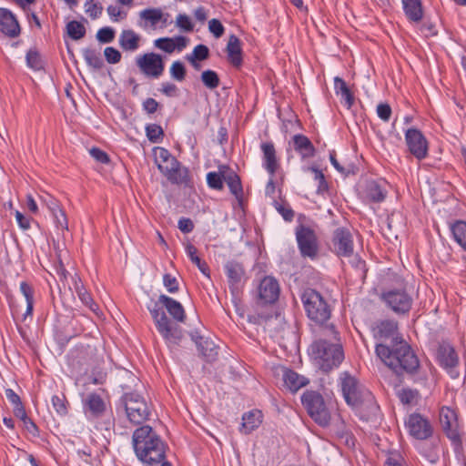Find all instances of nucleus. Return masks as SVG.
Instances as JSON below:
<instances>
[{"mask_svg": "<svg viewBox=\"0 0 466 466\" xmlns=\"http://www.w3.org/2000/svg\"><path fill=\"white\" fill-rule=\"evenodd\" d=\"M192 339L195 340L198 351L203 357L207 359L208 361H212L216 359L218 355V347L214 341L208 338H204L201 336L197 338L192 336Z\"/></svg>", "mask_w": 466, "mask_h": 466, "instance_id": "obj_28", "label": "nucleus"}, {"mask_svg": "<svg viewBox=\"0 0 466 466\" xmlns=\"http://www.w3.org/2000/svg\"><path fill=\"white\" fill-rule=\"evenodd\" d=\"M307 317L316 325H325L331 317V307L317 290L307 289L301 295Z\"/></svg>", "mask_w": 466, "mask_h": 466, "instance_id": "obj_4", "label": "nucleus"}, {"mask_svg": "<svg viewBox=\"0 0 466 466\" xmlns=\"http://www.w3.org/2000/svg\"><path fill=\"white\" fill-rule=\"evenodd\" d=\"M294 148L303 158L314 156L315 148L311 141L304 135H295L293 137Z\"/></svg>", "mask_w": 466, "mask_h": 466, "instance_id": "obj_32", "label": "nucleus"}, {"mask_svg": "<svg viewBox=\"0 0 466 466\" xmlns=\"http://www.w3.org/2000/svg\"><path fill=\"white\" fill-rule=\"evenodd\" d=\"M209 49L205 45H198L195 46L192 54L187 55V57L198 59V61L205 60L208 57Z\"/></svg>", "mask_w": 466, "mask_h": 466, "instance_id": "obj_51", "label": "nucleus"}, {"mask_svg": "<svg viewBox=\"0 0 466 466\" xmlns=\"http://www.w3.org/2000/svg\"><path fill=\"white\" fill-rule=\"evenodd\" d=\"M185 249L191 262L195 264L205 276L209 277L208 266L205 261H202L201 258L198 256L197 248L191 243H187L185 247Z\"/></svg>", "mask_w": 466, "mask_h": 466, "instance_id": "obj_36", "label": "nucleus"}, {"mask_svg": "<svg viewBox=\"0 0 466 466\" xmlns=\"http://www.w3.org/2000/svg\"><path fill=\"white\" fill-rule=\"evenodd\" d=\"M159 303L166 308L175 320L184 322L186 314L181 303L167 295L159 296Z\"/></svg>", "mask_w": 466, "mask_h": 466, "instance_id": "obj_25", "label": "nucleus"}, {"mask_svg": "<svg viewBox=\"0 0 466 466\" xmlns=\"http://www.w3.org/2000/svg\"><path fill=\"white\" fill-rule=\"evenodd\" d=\"M118 41L123 50L134 52L139 47L140 36L131 29L123 30Z\"/></svg>", "mask_w": 466, "mask_h": 466, "instance_id": "obj_31", "label": "nucleus"}, {"mask_svg": "<svg viewBox=\"0 0 466 466\" xmlns=\"http://www.w3.org/2000/svg\"><path fill=\"white\" fill-rule=\"evenodd\" d=\"M439 425L454 448L461 449L462 446L461 425L457 411L450 407H442L439 410Z\"/></svg>", "mask_w": 466, "mask_h": 466, "instance_id": "obj_9", "label": "nucleus"}, {"mask_svg": "<svg viewBox=\"0 0 466 466\" xmlns=\"http://www.w3.org/2000/svg\"><path fill=\"white\" fill-rule=\"evenodd\" d=\"M187 44V39L185 36L179 35L174 38L162 37L155 40L154 45L160 50L171 54L177 48L179 51L183 50Z\"/></svg>", "mask_w": 466, "mask_h": 466, "instance_id": "obj_24", "label": "nucleus"}, {"mask_svg": "<svg viewBox=\"0 0 466 466\" xmlns=\"http://www.w3.org/2000/svg\"><path fill=\"white\" fill-rule=\"evenodd\" d=\"M404 12L407 17L414 22H419L422 18V9L420 0H402Z\"/></svg>", "mask_w": 466, "mask_h": 466, "instance_id": "obj_33", "label": "nucleus"}, {"mask_svg": "<svg viewBox=\"0 0 466 466\" xmlns=\"http://www.w3.org/2000/svg\"><path fill=\"white\" fill-rule=\"evenodd\" d=\"M164 286L167 288V291L170 293H176L178 290L177 280L175 277L170 274H165L163 277Z\"/></svg>", "mask_w": 466, "mask_h": 466, "instance_id": "obj_55", "label": "nucleus"}, {"mask_svg": "<svg viewBox=\"0 0 466 466\" xmlns=\"http://www.w3.org/2000/svg\"><path fill=\"white\" fill-rule=\"evenodd\" d=\"M201 81L207 88L211 90L217 88L220 84L218 75L210 69L202 72Z\"/></svg>", "mask_w": 466, "mask_h": 466, "instance_id": "obj_41", "label": "nucleus"}, {"mask_svg": "<svg viewBox=\"0 0 466 466\" xmlns=\"http://www.w3.org/2000/svg\"><path fill=\"white\" fill-rule=\"evenodd\" d=\"M208 29L216 37H220L224 33L223 25L215 18L208 22Z\"/></svg>", "mask_w": 466, "mask_h": 466, "instance_id": "obj_58", "label": "nucleus"}, {"mask_svg": "<svg viewBox=\"0 0 466 466\" xmlns=\"http://www.w3.org/2000/svg\"><path fill=\"white\" fill-rule=\"evenodd\" d=\"M377 114L383 121H389L391 115V108L388 104H379L377 106Z\"/></svg>", "mask_w": 466, "mask_h": 466, "instance_id": "obj_60", "label": "nucleus"}, {"mask_svg": "<svg viewBox=\"0 0 466 466\" xmlns=\"http://www.w3.org/2000/svg\"><path fill=\"white\" fill-rule=\"evenodd\" d=\"M224 182L228 185L230 193L235 196L239 205L242 204L243 187L238 175L228 166L221 165L217 172L207 174V183L212 189L222 190Z\"/></svg>", "mask_w": 466, "mask_h": 466, "instance_id": "obj_5", "label": "nucleus"}, {"mask_svg": "<svg viewBox=\"0 0 466 466\" xmlns=\"http://www.w3.org/2000/svg\"><path fill=\"white\" fill-rule=\"evenodd\" d=\"M52 216L58 228L67 229V218L66 217L65 212L62 209H59V211L53 213Z\"/></svg>", "mask_w": 466, "mask_h": 466, "instance_id": "obj_56", "label": "nucleus"}, {"mask_svg": "<svg viewBox=\"0 0 466 466\" xmlns=\"http://www.w3.org/2000/svg\"><path fill=\"white\" fill-rule=\"evenodd\" d=\"M161 92L167 96H177L178 95V89L173 83L165 82L161 85Z\"/></svg>", "mask_w": 466, "mask_h": 466, "instance_id": "obj_61", "label": "nucleus"}, {"mask_svg": "<svg viewBox=\"0 0 466 466\" xmlns=\"http://www.w3.org/2000/svg\"><path fill=\"white\" fill-rule=\"evenodd\" d=\"M26 64L30 68L35 70L42 67L41 58L35 49H30L26 54Z\"/></svg>", "mask_w": 466, "mask_h": 466, "instance_id": "obj_48", "label": "nucleus"}, {"mask_svg": "<svg viewBox=\"0 0 466 466\" xmlns=\"http://www.w3.org/2000/svg\"><path fill=\"white\" fill-rule=\"evenodd\" d=\"M383 300L398 314L408 312L412 304L411 297L403 290H390L383 294Z\"/></svg>", "mask_w": 466, "mask_h": 466, "instance_id": "obj_18", "label": "nucleus"}, {"mask_svg": "<svg viewBox=\"0 0 466 466\" xmlns=\"http://www.w3.org/2000/svg\"><path fill=\"white\" fill-rule=\"evenodd\" d=\"M386 182L384 180H369L363 188V197L371 202H381L387 195Z\"/></svg>", "mask_w": 466, "mask_h": 466, "instance_id": "obj_22", "label": "nucleus"}, {"mask_svg": "<svg viewBox=\"0 0 466 466\" xmlns=\"http://www.w3.org/2000/svg\"><path fill=\"white\" fill-rule=\"evenodd\" d=\"M340 380L343 397L350 406L358 408L362 403L372 400L371 392L360 384L353 376L345 372Z\"/></svg>", "mask_w": 466, "mask_h": 466, "instance_id": "obj_8", "label": "nucleus"}, {"mask_svg": "<svg viewBox=\"0 0 466 466\" xmlns=\"http://www.w3.org/2000/svg\"><path fill=\"white\" fill-rule=\"evenodd\" d=\"M261 421L262 414L259 410L248 411L243 414L242 424L239 430L244 434H249L260 425Z\"/></svg>", "mask_w": 466, "mask_h": 466, "instance_id": "obj_29", "label": "nucleus"}, {"mask_svg": "<svg viewBox=\"0 0 466 466\" xmlns=\"http://www.w3.org/2000/svg\"><path fill=\"white\" fill-rule=\"evenodd\" d=\"M450 229L455 241L466 251V221L457 220L450 224Z\"/></svg>", "mask_w": 466, "mask_h": 466, "instance_id": "obj_35", "label": "nucleus"}, {"mask_svg": "<svg viewBox=\"0 0 466 466\" xmlns=\"http://www.w3.org/2000/svg\"><path fill=\"white\" fill-rule=\"evenodd\" d=\"M158 103L154 98H147L143 103V108L149 114L157 110Z\"/></svg>", "mask_w": 466, "mask_h": 466, "instance_id": "obj_64", "label": "nucleus"}, {"mask_svg": "<svg viewBox=\"0 0 466 466\" xmlns=\"http://www.w3.org/2000/svg\"><path fill=\"white\" fill-rule=\"evenodd\" d=\"M155 162L160 172L173 184H183L187 180V169L164 147L155 149Z\"/></svg>", "mask_w": 466, "mask_h": 466, "instance_id": "obj_6", "label": "nucleus"}, {"mask_svg": "<svg viewBox=\"0 0 466 466\" xmlns=\"http://www.w3.org/2000/svg\"><path fill=\"white\" fill-rule=\"evenodd\" d=\"M417 449L429 466H435V462L437 461V451L433 443L421 441L417 445Z\"/></svg>", "mask_w": 466, "mask_h": 466, "instance_id": "obj_34", "label": "nucleus"}, {"mask_svg": "<svg viewBox=\"0 0 466 466\" xmlns=\"http://www.w3.org/2000/svg\"><path fill=\"white\" fill-rule=\"evenodd\" d=\"M157 331L161 334L168 346L177 345L182 339V330L168 319L159 300L152 307H148Z\"/></svg>", "mask_w": 466, "mask_h": 466, "instance_id": "obj_7", "label": "nucleus"}, {"mask_svg": "<svg viewBox=\"0 0 466 466\" xmlns=\"http://www.w3.org/2000/svg\"><path fill=\"white\" fill-rule=\"evenodd\" d=\"M439 366L451 378L460 376V358L454 346L447 339L439 343Z\"/></svg>", "mask_w": 466, "mask_h": 466, "instance_id": "obj_13", "label": "nucleus"}, {"mask_svg": "<svg viewBox=\"0 0 466 466\" xmlns=\"http://www.w3.org/2000/svg\"><path fill=\"white\" fill-rule=\"evenodd\" d=\"M229 289L233 297H238L245 281V270L243 266L236 261H228L225 265Z\"/></svg>", "mask_w": 466, "mask_h": 466, "instance_id": "obj_19", "label": "nucleus"}, {"mask_svg": "<svg viewBox=\"0 0 466 466\" xmlns=\"http://www.w3.org/2000/svg\"><path fill=\"white\" fill-rule=\"evenodd\" d=\"M77 296L84 305H86L90 310L96 312L97 306L93 301L91 295L86 289H80Z\"/></svg>", "mask_w": 466, "mask_h": 466, "instance_id": "obj_52", "label": "nucleus"}, {"mask_svg": "<svg viewBox=\"0 0 466 466\" xmlns=\"http://www.w3.org/2000/svg\"><path fill=\"white\" fill-rule=\"evenodd\" d=\"M116 32L112 27L105 26L96 33V39L102 44L111 43L115 38Z\"/></svg>", "mask_w": 466, "mask_h": 466, "instance_id": "obj_45", "label": "nucleus"}, {"mask_svg": "<svg viewBox=\"0 0 466 466\" xmlns=\"http://www.w3.org/2000/svg\"><path fill=\"white\" fill-rule=\"evenodd\" d=\"M171 76L177 81H183L186 76V69L183 63L175 61L170 67Z\"/></svg>", "mask_w": 466, "mask_h": 466, "instance_id": "obj_50", "label": "nucleus"}, {"mask_svg": "<svg viewBox=\"0 0 466 466\" xmlns=\"http://www.w3.org/2000/svg\"><path fill=\"white\" fill-rule=\"evenodd\" d=\"M89 153L91 157H94L97 162H100L102 164H106L109 162V157L107 154L97 147H92L89 150Z\"/></svg>", "mask_w": 466, "mask_h": 466, "instance_id": "obj_59", "label": "nucleus"}, {"mask_svg": "<svg viewBox=\"0 0 466 466\" xmlns=\"http://www.w3.org/2000/svg\"><path fill=\"white\" fill-rule=\"evenodd\" d=\"M228 59L229 63L235 66L239 67L242 65V51L240 40L234 35L229 36L227 45Z\"/></svg>", "mask_w": 466, "mask_h": 466, "instance_id": "obj_26", "label": "nucleus"}, {"mask_svg": "<svg viewBox=\"0 0 466 466\" xmlns=\"http://www.w3.org/2000/svg\"><path fill=\"white\" fill-rule=\"evenodd\" d=\"M104 56L109 64H116L121 60V53L113 46L106 47Z\"/></svg>", "mask_w": 466, "mask_h": 466, "instance_id": "obj_53", "label": "nucleus"}, {"mask_svg": "<svg viewBox=\"0 0 466 466\" xmlns=\"http://www.w3.org/2000/svg\"><path fill=\"white\" fill-rule=\"evenodd\" d=\"M137 65L147 76L157 78L164 71V63L160 55L147 53L137 58Z\"/></svg>", "mask_w": 466, "mask_h": 466, "instance_id": "obj_17", "label": "nucleus"}, {"mask_svg": "<svg viewBox=\"0 0 466 466\" xmlns=\"http://www.w3.org/2000/svg\"><path fill=\"white\" fill-rule=\"evenodd\" d=\"M83 410L87 420L96 424L101 422L106 424V429L109 425L110 412L106 401L97 393H90L83 400Z\"/></svg>", "mask_w": 466, "mask_h": 466, "instance_id": "obj_10", "label": "nucleus"}, {"mask_svg": "<svg viewBox=\"0 0 466 466\" xmlns=\"http://www.w3.org/2000/svg\"><path fill=\"white\" fill-rule=\"evenodd\" d=\"M132 439L137 457L147 466H157L165 460V443L150 426L137 429Z\"/></svg>", "mask_w": 466, "mask_h": 466, "instance_id": "obj_2", "label": "nucleus"}, {"mask_svg": "<svg viewBox=\"0 0 466 466\" xmlns=\"http://www.w3.org/2000/svg\"><path fill=\"white\" fill-rule=\"evenodd\" d=\"M417 395L418 392L410 389H401L397 392V396L400 402L405 405L411 404L415 400Z\"/></svg>", "mask_w": 466, "mask_h": 466, "instance_id": "obj_49", "label": "nucleus"}, {"mask_svg": "<svg viewBox=\"0 0 466 466\" xmlns=\"http://www.w3.org/2000/svg\"><path fill=\"white\" fill-rule=\"evenodd\" d=\"M406 425L410 434L420 441L426 440L433 431L430 422L420 414L410 415Z\"/></svg>", "mask_w": 466, "mask_h": 466, "instance_id": "obj_21", "label": "nucleus"}, {"mask_svg": "<svg viewBox=\"0 0 466 466\" xmlns=\"http://www.w3.org/2000/svg\"><path fill=\"white\" fill-rule=\"evenodd\" d=\"M147 137L152 143H157L164 136L163 129L157 124H150L146 127Z\"/></svg>", "mask_w": 466, "mask_h": 466, "instance_id": "obj_43", "label": "nucleus"}, {"mask_svg": "<svg viewBox=\"0 0 466 466\" xmlns=\"http://www.w3.org/2000/svg\"><path fill=\"white\" fill-rule=\"evenodd\" d=\"M85 12L93 20L97 19L103 13V6L100 3L95 0H87L85 3Z\"/></svg>", "mask_w": 466, "mask_h": 466, "instance_id": "obj_42", "label": "nucleus"}, {"mask_svg": "<svg viewBox=\"0 0 466 466\" xmlns=\"http://www.w3.org/2000/svg\"><path fill=\"white\" fill-rule=\"evenodd\" d=\"M334 88H335L337 95H341L343 93H346V91L349 90V87H348L346 82L339 76H336L334 79Z\"/></svg>", "mask_w": 466, "mask_h": 466, "instance_id": "obj_63", "label": "nucleus"}, {"mask_svg": "<svg viewBox=\"0 0 466 466\" xmlns=\"http://www.w3.org/2000/svg\"><path fill=\"white\" fill-rule=\"evenodd\" d=\"M140 17L150 23L152 27H156L159 21L163 19V12L157 8H148L140 12Z\"/></svg>", "mask_w": 466, "mask_h": 466, "instance_id": "obj_40", "label": "nucleus"}, {"mask_svg": "<svg viewBox=\"0 0 466 466\" xmlns=\"http://www.w3.org/2000/svg\"><path fill=\"white\" fill-rule=\"evenodd\" d=\"M301 401L310 418L319 425L325 427L330 421V414L326 407L323 397L316 391H306Z\"/></svg>", "mask_w": 466, "mask_h": 466, "instance_id": "obj_12", "label": "nucleus"}, {"mask_svg": "<svg viewBox=\"0 0 466 466\" xmlns=\"http://www.w3.org/2000/svg\"><path fill=\"white\" fill-rule=\"evenodd\" d=\"M275 208L286 221H291L293 219L294 212L289 206L276 202Z\"/></svg>", "mask_w": 466, "mask_h": 466, "instance_id": "obj_57", "label": "nucleus"}, {"mask_svg": "<svg viewBox=\"0 0 466 466\" xmlns=\"http://www.w3.org/2000/svg\"><path fill=\"white\" fill-rule=\"evenodd\" d=\"M332 247L334 252L340 258H350L354 250L351 233L343 228H337L333 233Z\"/></svg>", "mask_w": 466, "mask_h": 466, "instance_id": "obj_16", "label": "nucleus"}, {"mask_svg": "<svg viewBox=\"0 0 466 466\" xmlns=\"http://www.w3.org/2000/svg\"><path fill=\"white\" fill-rule=\"evenodd\" d=\"M261 150L263 152L264 167L273 177L279 167L274 145L271 142L262 143Z\"/></svg>", "mask_w": 466, "mask_h": 466, "instance_id": "obj_27", "label": "nucleus"}, {"mask_svg": "<svg viewBox=\"0 0 466 466\" xmlns=\"http://www.w3.org/2000/svg\"><path fill=\"white\" fill-rule=\"evenodd\" d=\"M121 403L130 422L141 424L148 419L150 410L141 395L135 392L126 393L121 398Z\"/></svg>", "mask_w": 466, "mask_h": 466, "instance_id": "obj_11", "label": "nucleus"}, {"mask_svg": "<svg viewBox=\"0 0 466 466\" xmlns=\"http://www.w3.org/2000/svg\"><path fill=\"white\" fill-rule=\"evenodd\" d=\"M178 228L183 233H189L194 229V224L190 218H181L177 224Z\"/></svg>", "mask_w": 466, "mask_h": 466, "instance_id": "obj_62", "label": "nucleus"}, {"mask_svg": "<svg viewBox=\"0 0 466 466\" xmlns=\"http://www.w3.org/2000/svg\"><path fill=\"white\" fill-rule=\"evenodd\" d=\"M422 200L425 206L434 207L437 203V197L435 189L431 187L429 183H426L425 187L422 191Z\"/></svg>", "mask_w": 466, "mask_h": 466, "instance_id": "obj_47", "label": "nucleus"}, {"mask_svg": "<svg viewBox=\"0 0 466 466\" xmlns=\"http://www.w3.org/2000/svg\"><path fill=\"white\" fill-rule=\"evenodd\" d=\"M177 26L184 31L190 32L193 30V24L190 18L185 14H179L177 17Z\"/></svg>", "mask_w": 466, "mask_h": 466, "instance_id": "obj_54", "label": "nucleus"}, {"mask_svg": "<svg viewBox=\"0 0 466 466\" xmlns=\"http://www.w3.org/2000/svg\"><path fill=\"white\" fill-rule=\"evenodd\" d=\"M310 355L317 365L328 372L337 368L344 359L342 346L339 343H331L326 339H319L310 346Z\"/></svg>", "mask_w": 466, "mask_h": 466, "instance_id": "obj_3", "label": "nucleus"}, {"mask_svg": "<svg viewBox=\"0 0 466 466\" xmlns=\"http://www.w3.org/2000/svg\"><path fill=\"white\" fill-rule=\"evenodd\" d=\"M283 381L285 386L292 392L298 391L300 388L306 386L309 380L291 370H285L283 372Z\"/></svg>", "mask_w": 466, "mask_h": 466, "instance_id": "obj_30", "label": "nucleus"}, {"mask_svg": "<svg viewBox=\"0 0 466 466\" xmlns=\"http://www.w3.org/2000/svg\"><path fill=\"white\" fill-rule=\"evenodd\" d=\"M20 291L24 295L26 301V310L23 319L25 320L27 316H31L34 309V290L30 285L23 281L20 284Z\"/></svg>", "mask_w": 466, "mask_h": 466, "instance_id": "obj_38", "label": "nucleus"}, {"mask_svg": "<svg viewBox=\"0 0 466 466\" xmlns=\"http://www.w3.org/2000/svg\"><path fill=\"white\" fill-rule=\"evenodd\" d=\"M0 31L10 37L20 34V26L15 15L4 8H0Z\"/></svg>", "mask_w": 466, "mask_h": 466, "instance_id": "obj_23", "label": "nucleus"}, {"mask_svg": "<svg viewBox=\"0 0 466 466\" xmlns=\"http://www.w3.org/2000/svg\"><path fill=\"white\" fill-rule=\"evenodd\" d=\"M405 139L409 150L418 159H422L427 155L428 144L421 132L416 128H409L405 132Z\"/></svg>", "mask_w": 466, "mask_h": 466, "instance_id": "obj_20", "label": "nucleus"}, {"mask_svg": "<svg viewBox=\"0 0 466 466\" xmlns=\"http://www.w3.org/2000/svg\"><path fill=\"white\" fill-rule=\"evenodd\" d=\"M52 405L55 410L61 416L67 413L66 400V397L61 395H54L52 397Z\"/></svg>", "mask_w": 466, "mask_h": 466, "instance_id": "obj_46", "label": "nucleus"}, {"mask_svg": "<svg viewBox=\"0 0 466 466\" xmlns=\"http://www.w3.org/2000/svg\"><path fill=\"white\" fill-rule=\"evenodd\" d=\"M66 29L68 36L73 40L82 39L86 33L85 25L81 22L76 20L68 22Z\"/></svg>", "mask_w": 466, "mask_h": 466, "instance_id": "obj_39", "label": "nucleus"}, {"mask_svg": "<svg viewBox=\"0 0 466 466\" xmlns=\"http://www.w3.org/2000/svg\"><path fill=\"white\" fill-rule=\"evenodd\" d=\"M279 292L278 280L270 276L264 277L256 288V302L259 305L272 304L278 300Z\"/></svg>", "mask_w": 466, "mask_h": 466, "instance_id": "obj_14", "label": "nucleus"}, {"mask_svg": "<svg viewBox=\"0 0 466 466\" xmlns=\"http://www.w3.org/2000/svg\"><path fill=\"white\" fill-rule=\"evenodd\" d=\"M377 340L376 354L395 373H412L419 368V360L410 347L400 337L394 320L377 321L372 327Z\"/></svg>", "mask_w": 466, "mask_h": 466, "instance_id": "obj_1", "label": "nucleus"}, {"mask_svg": "<svg viewBox=\"0 0 466 466\" xmlns=\"http://www.w3.org/2000/svg\"><path fill=\"white\" fill-rule=\"evenodd\" d=\"M83 57L88 66L95 70H99L104 66L103 59L98 51L91 48H85L82 50Z\"/></svg>", "mask_w": 466, "mask_h": 466, "instance_id": "obj_37", "label": "nucleus"}, {"mask_svg": "<svg viewBox=\"0 0 466 466\" xmlns=\"http://www.w3.org/2000/svg\"><path fill=\"white\" fill-rule=\"evenodd\" d=\"M308 170L314 174V179L318 183L317 192L322 194L328 190V184L322 171L314 167H308Z\"/></svg>", "mask_w": 466, "mask_h": 466, "instance_id": "obj_44", "label": "nucleus"}, {"mask_svg": "<svg viewBox=\"0 0 466 466\" xmlns=\"http://www.w3.org/2000/svg\"><path fill=\"white\" fill-rule=\"evenodd\" d=\"M296 238L303 257L313 258L317 256L318 242L314 230L301 225L296 229Z\"/></svg>", "mask_w": 466, "mask_h": 466, "instance_id": "obj_15", "label": "nucleus"}]
</instances>
